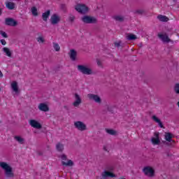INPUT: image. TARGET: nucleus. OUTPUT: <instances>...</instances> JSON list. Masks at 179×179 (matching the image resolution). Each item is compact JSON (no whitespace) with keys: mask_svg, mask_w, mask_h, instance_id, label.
Returning a JSON list of instances; mask_svg holds the SVG:
<instances>
[{"mask_svg":"<svg viewBox=\"0 0 179 179\" xmlns=\"http://www.w3.org/2000/svg\"><path fill=\"white\" fill-rule=\"evenodd\" d=\"M0 167L4 170L5 176L7 178H13V177H15L12 167L6 162H0Z\"/></svg>","mask_w":179,"mask_h":179,"instance_id":"obj_1","label":"nucleus"},{"mask_svg":"<svg viewBox=\"0 0 179 179\" xmlns=\"http://www.w3.org/2000/svg\"><path fill=\"white\" fill-rule=\"evenodd\" d=\"M78 71L83 73V75H92L93 73V71L91 70L90 68L85 66V65H78L77 66Z\"/></svg>","mask_w":179,"mask_h":179,"instance_id":"obj_2","label":"nucleus"},{"mask_svg":"<svg viewBox=\"0 0 179 179\" xmlns=\"http://www.w3.org/2000/svg\"><path fill=\"white\" fill-rule=\"evenodd\" d=\"M143 173H144L145 176L147 177L152 178L155 177V169L152 166H145L143 169Z\"/></svg>","mask_w":179,"mask_h":179,"instance_id":"obj_3","label":"nucleus"},{"mask_svg":"<svg viewBox=\"0 0 179 179\" xmlns=\"http://www.w3.org/2000/svg\"><path fill=\"white\" fill-rule=\"evenodd\" d=\"M75 9L78 12V13H81L82 15H85V13L89 10V8H87L85 4H77Z\"/></svg>","mask_w":179,"mask_h":179,"instance_id":"obj_4","label":"nucleus"},{"mask_svg":"<svg viewBox=\"0 0 179 179\" xmlns=\"http://www.w3.org/2000/svg\"><path fill=\"white\" fill-rule=\"evenodd\" d=\"M82 22H83V23H85L87 24H92L93 23H96L97 22V20L96 18H94V17H91L89 15H84L82 18H81Z\"/></svg>","mask_w":179,"mask_h":179,"instance_id":"obj_5","label":"nucleus"},{"mask_svg":"<svg viewBox=\"0 0 179 179\" xmlns=\"http://www.w3.org/2000/svg\"><path fill=\"white\" fill-rule=\"evenodd\" d=\"M60 157L62 160V166H68L69 167H72V166H73V162H72V160L71 159L68 160L67 162H65L68 159L65 155V154L62 155Z\"/></svg>","mask_w":179,"mask_h":179,"instance_id":"obj_6","label":"nucleus"},{"mask_svg":"<svg viewBox=\"0 0 179 179\" xmlns=\"http://www.w3.org/2000/svg\"><path fill=\"white\" fill-rule=\"evenodd\" d=\"M87 97L90 100H93L95 103L98 104H101V98L97 95L94 94H88Z\"/></svg>","mask_w":179,"mask_h":179,"instance_id":"obj_7","label":"nucleus"},{"mask_svg":"<svg viewBox=\"0 0 179 179\" xmlns=\"http://www.w3.org/2000/svg\"><path fill=\"white\" fill-rule=\"evenodd\" d=\"M74 127L78 129V131H86V124L80 121H77L74 123Z\"/></svg>","mask_w":179,"mask_h":179,"instance_id":"obj_8","label":"nucleus"},{"mask_svg":"<svg viewBox=\"0 0 179 179\" xmlns=\"http://www.w3.org/2000/svg\"><path fill=\"white\" fill-rule=\"evenodd\" d=\"M60 21L61 17L57 14H53L50 17V22L52 24H58V23H59Z\"/></svg>","mask_w":179,"mask_h":179,"instance_id":"obj_9","label":"nucleus"},{"mask_svg":"<svg viewBox=\"0 0 179 179\" xmlns=\"http://www.w3.org/2000/svg\"><path fill=\"white\" fill-rule=\"evenodd\" d=\"M29 125L32 127V128H35L36 129H41L42 126L40 122H38L36 120H29Z\"/></svg>","mask_w":179,"mask_h":179,"instance_id":"obj_10","label":"nucleus"},{"mask_svg":"<svg viewBox=\"0 0 179 179\" xmlns=\"http://www.w3.org/2000/svg\"><path fill=\"white\" fill-rule=\"evenodd\" d=\"M158 37L163 41V43H170L171 41V39L169 38V35L167 34H158Z\"/></svg>","mask_w":179,"mask_h":179,"instance_id":"obj_11","label":"nucleus"},{"mask_svg":"<svg viewBox=\"0 0 179 179\" xmlns=\"http://www.w3.org/2000/svg\"><path fill=\"white\" fill-rule=\"evenodd\" d=\"M5 23L6 26H11L13 27L17 25V22L13 18H6Z\"/></svg>","mask_w":179,"mask_h":179,"instance_id":"obj_12","label":"nucleus"},{"mask_svg":"<svg viewBox=\"0 0 179 179\" xmlns=\"http://www.w3.org/2000/svg\"><path fill=\"white\" fill-rule=\"evenodd\" d=\"M76 101L73 103V107H78L82 104V99H80V96L78 94H75Z\"/></svg>","mask_w":179,"mask_h":179,"instance_id":"obj_13","label":"nucleus"},{"mask_svg":"<svg viewBox=\"0 0 179 179\" xmlns=\"http://www.w3.org/2000/svg\"><path fill=\"white\" fill-rule=\"evenodd\" d=\"M101 176L103 179L108 178V177H110V178H114L115 177V174L108 171H103Z\"/></svg>","mask_w":179,"mask_h":179,"instance_id":"obj_14","label":"nucleus"},{"mask_svg":"<svg viewBox=\"0 0 179 179\" xmlns=\"http://www.w3.org/2000/svg\"><path fill=\"white\" fill-rule=\"evenodd\" d=\"M38 108L40 110V111H44V113L50 111V108H48V106L43 103H40L38 106Z\"/></svg>","mask_w":179,"mask_h":179,"instance_id":"obj_15","label":"nucleus"},{"mask_svg":"<svg viewBox=\"0 0 179 179\" xmlns=\"http://www.w3.org/2000/svg\"><path fill=\"white\" fill-rule=\"evenodd\" d=\"M69 55L71 61H76V57L78 56V52H76V50L73 49L70 50Z\"/></svg>","mask_w":179,"mask_h":179,"instance_id":"obj_16","label":"nucleus"},{"mask_svg":"<svg viewBox=\"0 0 179 179\" xmlns=\"http://www.w3.org/2000/svg\"><path fill=\"white\" fill-rule=\"evenodd\" d=\"M51 14V11L48 10L46 12L42 14V19L44 22H47L48 20V17H50V15Z\"/></svg>","mask_w":179,"mask_h":179,"instance_id":"obj_17","label":"nucleus"},{"mask_svg":"<svg viewBox=\"0 0 179 179\" xmlns=\"http://www.w3.org/2000/svg\"><path fill=\"white\" fill-rule=\"evenodd\" d=\"M165 139L167 142H173V143L176 142L173 140V134H171V133H166Z\"/></svg>","mask_w":179,"mask_h":179,"instance_id":"obj_18","label":"nucleus"},{"mask_svg":"<svg viewBox=\"0 0 179 179\" xmlns=\"http://www.w3.org/2000/svg\"><path fill=\"white\" fill-rule=\"evenodd\" d=\"M6 7L7 8V9H9L10 10H13V9H15V3L10 2V1H6Z\"/></svg>","mask_w":179,"mask_h":179,"instance_id":"obj_19","label":"nucleus"},{"mask_svg":"<svg viewBox=\"0 0 179 179\" xmlns=\"http://www.w3.org/2000/svg\"><path fill=\"white\" fill-rule=\"evenodd\" d=\"M152 143L154 145H159L160 139L159 138V134H156V138L153 137L152 139Z\"/></svg>","mask_w":179,"mask_h":179,"instance_id":"obj_20","label":"nucleus"},{"mask_svg":"<svg viewBox=\"0 0 179 179\" xmlns=\"http://www.w3.org/2000/svg\"><path fill=\"white\" fill-rule=\"evenodd\" d=\"M11 87L15 93H17L19 92V88L17 87V83L16 81H13L11 83Z\"/></svg>","mask_w":179,"mask_h":179,"instance_id":"obj_21","label":"nucleus"},{"mask_svg":"<svg viewBox=\"0 0 179 179\" xmlns=\"http://www.w3.org/2000/svg\"><path fill=\"white\" fill-rule=\"evenodd\" d=\"M152 120L153 121H155V122H157V124H159V126L160 127V128H163V123L162 122V121L160 120V119H159V117H156V115H153L152 116Z\"/></svg>","mask_w":179,"mask_h":179,"instance_id":"obj_22","label":"nucleus"},{"mask_svg":"<svg viewBox=\"0 0 179 179\" xmlns=\"http://www.w3.org/2000/svg\"><path fill=\"white\" fill-rule=\"evenodd\" d=\"M157 19L159 20V22H169V17H167L166 15H159L157 16Z\"/></svg>","mask_w":179,"mask_h":179,"instance_id":"obj_23","label":"nucleus"},{"mask_svg":"<svg viewBox=\"0 0 179 179\" xmlns=\"http://www.w3.org/2000/svg\"><path fill=\"white\" fill-rule=\"evenodd\" d=\"M3 51L7 57H9L10 58L12 57V52L8 49V48H3Z\"/></svg>","mask_w":179,"mask_h":179,"instance_id":"obj_24","label":"nucleus"},{"mask_svg":"<svg viewBox=\"0 0 179 179\" xmlns=\"http://www.w3.org/2000/svg\"><path fill=\"white\" fill-rule=\"evenodd\" d=\"M56 149L57 152H63L64 151V144L61 143H58L56 145Z\"/></svg>","mask_w":179,"mask_h":179,"instance_id":"obj_25","label":"nucleus"},{"mask_svg":"<svg viewBox=\"0 0 179 179\" xmlns=\"http://www.w3.org/2000/svg\"><path fill=\"white\" fill-rule=\"evenodd\" d=\"M136 38H137L136 35L133 34H129L127 36V40L132 41V40H136Z\"/></svg>","mask_w":179,"mask_h":179,"instance_id":"obj_26","label":"nucleus"},{"mask_svg":"<svg viewBox=\"0 0 179 179\" xmlns=\"http://www.w3.org/2000/svg\"><path fill=\"white\" fill-rule=\"evenodd\" d=\"M113 19L117 22H124V17L121 15H115Z\"/></svg>","mask_w":179,"mask_h":179,"instance_id":"obj_27","label":"nucleus"},{"mask_svg":"<svg viewBox=\"0 0 179 179\" xmlns=\"http://www.w3.org/2000/svg\"><path fill=\"white\" fill-rule=\"evenodd\" d=\"M53 48L57 52L61 50V47H59V45L57 43H53Z\"/></svg>","mask_w":179,"mask_h":179,"instance_id":"obj_28","label":"nucleus"},{"mask_svg":"<svg viewBox=\"0 0 179 179\" xmlns=\"http://www.w3.org/2000/svg\"><path fill=\"white\" fill-rule=\"evenodd\" d=\"M15 139L17 140V141L19 142V143H20L21 145L23 144V142L24 141V139L19 136H15Z\"/></svg>","mask_w":179,"mask_h":179,"instance_id":"obj_29","label":"nucleus"},{"mask_svg":"<svg viewBox=\"0 0 179 179\" xmlns=\"http://www.w3.org/2000/svg\"><path fill=\"white\" fill-rule=\"evenodd\" d=\"M106 131L107 134H109V135H115L117 134V132L113 129H106Z\"/></svg>","mask_w":179,"mask_h":179,"instance_id":"obj_30","label":"nucleus"},{"mask_svg":"<svg viewBox=\"0 0 179 179\" xmlns=\"http://www.w3.org/2000/svg\"><path fill=\"white\" fill-rule=\"evenodd\" d=\"M31 12L34 16H38V13L37 12V8L36 7L31 8Z\"/></svg>","mask_w":179,"mask_h":179,"instance_id":"obj_31","label":"nucleus"},{"mask_svg":"<svg viewBox=\"0 0 179 179\" xmlns=\"http://www.w3.org/2000/svg\"><path fill=\"white\" fill-rule=\"evenodd\" d=\"M174 92L176 94H179V83H176L174 87Z\"/></svg>","mask_w":179,"mask_h":179,"instance_id":"obj_32","label":"nucleus"},{"mask_svg":"<svg viewBox=\"0 0 179 179\" xmlns=\"http://www.w3.org/2000/svg\"><path fill=\"white\" fill-rule=\"evenodd\" d=\"M0 34L1 36H2V37H3L4 38H8V34H6V32L3 31H0Z\"/></svg>","mask_w":179,"mask_h":179,"instance_id":"obj_33","label":"nucleus"},{"mask_svg":"<svg viewBox=\"0 0 179 179\" xmlns=\"http://www.w3.org/2000/svg\"><path fill=\"white\" fill-rule=\"evenodd\" d=\"M37 41H38V43H44V38L43 37L40 36L37 38Z\"/></svg>","mask_w":179,"mask_h":179,"instance_id":"obj_34","label":"nucleus"},{"mask_svg":"<svg viewBox=\"0 0 179 179\" xmlns=\"http://www.w3.org/2000/svg\"><path fill=\"white\" fill-rule=\"evenodd\" d=\"M0 43L2 45H6V41L5 39H1Z\"/></svg>","mask_w":179,"mask_h":179,"instance_id":"obj_35","label":"nucleus"},{"mask_svg":"<svg viewBox=\"0 0 179 179\" xmlns=\"http://www.w3.org/2000/svg\"><path fill=\"white\" fill-rule=\"evenodd\" d=\"M69 22H73V21L75 20V16L71 15V16L69 17Z\"/></svg>","mask_w":179,"mask_h":179,"instance_id":"obj_36","label":"nucleus"},{"mask_svg":"<svg viewBox=\"0 0 179 179\" xmlns=\"http://www.w3.org/2000/svg\"><path fill=\"white\" fill-rule=\"evenodd\" d=\"M136 13H138V15H142V13H143V10H136Z\"/></svg>","mask_w":179,"mask_h":179,"instance_id":"obj_37","label":"nucleus"},{"mask_svg":"<svg viewBox=\"0 0 179 179\" xmlns=\"http://www.w3.org/2000/svg\"><path fill=\"white\" fill-rule=\"evenodd\" d=\"M115 47H120V45H121V42H115Z\"/></svg>","mask_w":179,"mask_h":179,"instance_id":"obj_38","label":"nucleus"},{"mask_svg":"<svg viewBox=\"0 0 179 179\" xmlns=\"http://www.w3.org/2000/svg\"><path fill=\"white\" fill-rule=\"evenodd\" d=\"M97 65L98 66H101V62L100 60H97Z\"/></svg>","mask_w":179,"mask_h":179,"instance_id":"obj_39","label":"nucleus"},{"mask_svg":"<svg viewBox=\"0 0 179 179\" xmlns=\"http://www.w3.org/2000/svg\"><path fill=\"white\" fill-rule=\"evenodd\" d=\"M3 74L2 73V71H1L0 70V78H3Z\"/></svg>","mask_w":179,"mask_h":179,"instance_id":"obj_40","label":"nucleus"},{"mask_svg":"<svg viewBox=\"0 0 179 179\" xmlns=\"http://www.w3.org/2000/svg\"><path fill=\"white\" fill-rule=\"evenodd\" d=\"M2 15V10L0 8V16Z\"/></svg>","mask_w":179,"mask_h":179,"instance_id":"obj_41","label":"nucleus"},{"mask_svg":"<svg viewBox=\"0 0 179 179\" xmlns=\"http://www.w3.org/2000/svg\"><path fill=\"white\" fill-rule=\"evenodd\" d=\"M104 150H106V152H107V148L106 147H103Z\"/></svg>","mask_w":179,"mask_h":179,"instance_id":"obj_42","label":"nucleus"},{"mask_svg":"<svg viewBox=\"0 0 179 179\" xmlns=\"http://www.w3.org/2000/svg\"><path fill=\"white\" fill-rule=\"evenodd\" d=\"M178 107H179V101L177 103Z\"/></svg>","mask_w":179,"mask_h":179,"instance_id":"obj_43","label":"nucleus"},{"mask_svg":"<svg viewBox=\"0 0 179 179\" xmlns=\"http://www.w3.org/2000/svg\"><path fill=\"white\" fill-rule=\"evenodd\" d=\"M0 92H1V88H0Z\"/></svg>","mask_w":179,"mask_h":179,"instance_id":"obj_44","label":"nucleus"}]
</instances>
